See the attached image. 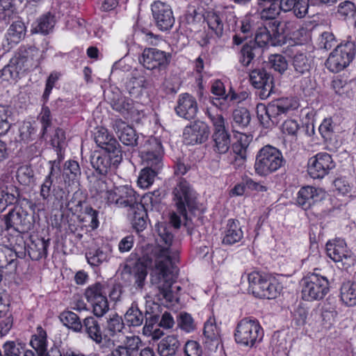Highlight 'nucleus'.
I'll return each instance as SVG.
<instances>
[{"label":"nucleus","mask_w":356,"mask_h":356,"mask_svg":"<svg viewBox=\"0 0 356 356\" xmlns=\"http://www.w3.org/2000/svg\"><path fill=\"white\" fill-rule=\"evenodd\" d=\"M170 226L166 222H159L155 226L158 234L157 245L149 247L134 266L125 265L123 274H130L134 279V284L138 289H143L147 275V268H154L151 275V283L155 286V296L162 304L173 303L177 298L172 292V282L168 279L171 266L170 246L173 236Z\"/></svg>","instance_id":"1"},{"label":"nucleus","mask_w":356,"mask_h":356,"mask_svg":"<svg viewBox=\"0 0 356 356\" xmlns=\"http://www.w3.org/2000/svg\"><path fill=\"white\" fill-rule=\"evenodd\" d=\"M151 149L141 152L143 163L146 165L140 173L138 179V184L140 187L147 188L151 186L159 171L163 167L162 163V145L156 138L149 140Z\"/></svg>","instance_id":"2"},{"label":"nucleus","mask_w":356,"mask_h":356,"mask_svg":"<svg viewBox=\"0 0 356 356\" xmlns=\"http://www.w3.org/2000/svg\"><path fill=\"white\" fill-rule=\"evenodd\" d=\"M141 345V339L138 336L120 334L118 339L105 337L102 348L111 350L108 356H137Z\"/></svg>","instance_id":"3"},{"label":"nucleus","mask_w":356,"mask_h":356,"mask_svg":"<svg viewBox=\"0 0 356 356\" xmlns=\"http://www.w3.org/2000/svg\"><path fill=\"white\" fill-rule=\"evenodd\" d=\"M284 163L282 153L275 147L266 145L258 152L254 163L257 174L266 176L280 168Z\"/></svg>","instance_id":"4"},{"label":"nucleus","mask_w":356,"mask_h":356,"mask_svg":"<svg viewBox=\"0 0 356 356\" xmlns=\"http://www.w3.org/2000/svg\"><path fill=\"white\" fill-rule=\"evenodd\" d=\"M268 43L271 44V38L266 23L257 29L254 41L243 46L240 52V63L244 67H248L257 56L261 54L262 47Z\"/></svg>","instance_id":"5"},{"label":"nucleus","mask_w":356,"mask_h":356,"mask_svg":"<svg viewBox=\"0 0 356 356\" xmlns=\"http://www.w3.org/2000/svg\"><path fill=\"white\" fill-rule=\"evenodd\" d=\"M263 337V329L259 322L248 318H244L238 323L234 333L237 343L249 347L261 341Z\"/></svg>","instance_id":"6"},{"label":"nucleus","mask_w":356,"mask_h":356,"mask_svg":"<svg viewBox=\"0 0 356 356\" xmlns=\"http://www.w3.org/2000/svg\"><path fill=\"white\" fill-rule=\"evenodd\" d=\"M318 269L307 275L302 279V297L306 300H318L323 299L329 291L327 279L319 274Z\"/></svg>","instance_id":"7"},{"label":"nucleus","mask_w":356,"mask_h":356,"mask_svg":"<svg viewBox=\"0 0 356 356\" xmlns=\"http://www.w3.org/2000/svg\"><path fill=\"white\" fill-rule=\"evenodd\" d=\"M173 194L178 213L184 220H188L186 207L191 213L197 209L195 192L186 181L181 180L175 188Z\"/></svg>","instance_id":"8"},{"label":"nucleus","mask_w":356,"mask_h":356,"mask_svg":"<svg viewBox=\"0 0 356 356\" xmlns=\"http://www.w3.org/2000/svg\"><path fill=\"white\" fill-rule=\"evenodd\" d=\"M355 55V45L353 42L337 45L330 54L326 65L330 71L338 72L349 65Z\"/></svg>","instance_id":"9"},{"label":"nucleus","mask_w":356,"mask_h":356,"mask_svg":"<svg viewBox=\"0 0 356 356\" xmlns=\"http://www.w3.org/2000/svg\"><path fill=\"white\" fill-rule=\"evenodd\" d=\"M248 290L255 297L273 299L279 293L277 286L257 272L248 274Z\"/></svg>","instance_id":"10"},{"label":"nucleus","mask_w":356,"mask_h":356,"mask_svg":"<svg viewBox=\"0 0 356 356\" xmlns=\"http://www.w3.org/2000/svg\"><path fill=\"white\" fill-rule=\"evenodd\" d=\"M6 229L13 228L20 232H28L33 226V216L21 207H15L4 216Z\"/></svg>","instance_id":"11"},{"label":"nucleus","mask_w":356,"mask_h":356,"mask_svg":"<svg viewBox=\"0 0 356 356\" xmlns=\"http://www.w3.org/2000/svg\"><path fill=\"white\" fill-rule=\"evenodd\" d=\"M122 160V154L111 155L101 151H95L90 156V163L99 175H106L116 168Z\"/></svg>","instance_id":"12"},{"label":"nucleus","mask_w":356,"mask_h":356,"mask_svg":"<svg viewBox=\"0 0 356 356\" xmlns=\"http://www.w3.org/2000/svg\"><path fill=\"white\" fill-rule=\"evenodd\" d=\"M334 167L331 156L325 152L318 153L308 161L307 171L313 179H321Z\"/></svg>","instance_id":"13"},{"label":"nucleus","mask_w":356,"mask_h":356,"mask_svg":"<svg viewBox=\"0 0 356 356\" xmlns=\"http://www.w3.org/2000/svg\"><path fill=\"white\" fill-rule=\"evenodd\" d=\"M38 49L35 47H22L11 58L12 63H15L21 72L29 71L38 66Z\"/></svg>","instance_id":"14"},{"label":"nucleus","mask_w":356,"mask_h":356,"mask_svg":"<svg viewBox=\"0 0 356 356\" xmlns=\"http://www.w3.org/2000/svg\"><path fill=\"white\" fill-rule=\"evenodd\" d=\"M152 12L156 26L161 31L172 28L175 17L170 6L164 2L156 1L152 5Z\"/></svg>","instance_id":"15"},{"label":"nucleus","mask_w":356,"mask_h":356,"mask_svg":"<svg viewBox=\"0 0 356 356\" xmlns=\"http://www.w3.org/2000/svg\"><path fill=\"white\" fill-rule=\"evenodd\" d=\"M250 81L256 88L261 89L259 97L267 99L273 89V78L264 69H254L250 72Z\"/></svg>","instance_id":"16"},{"label":"nucleus","mask_w":356,"mask_h":356,"mask_svg":"<svg viewBox=\"0 0 356 356\" xmlns=\"http://www.w3.org/2000/svg\"><path fill=\"white\" fill-rule=\"evenodd\" d=\"M210 134V130L207 124L201 121H195L184 128L183 136L188 145H194L205 142Z\"/></svg>","instance_id":"17"},{"label":"nucleus","mask_w":356,"mask_h":356,"mask_svg":"<svg viewBox=\"0 0 356 356\" xmlns=\"http://www.w3.org/2000/svg\"><path fill=\"white\" fill-rule=\"evenodd\" d=\"M297 107V102L292 99L280 98L268 104L267 113L273 118V124H278L282 116H285Z\"/></svg>","instance_id":"18"},{"label":"nucleus","mask_w":356,"mask_h":356,"mask_svg":"<svg viewBox=\"0 0 356 356\" xmlns=\"http://www.w3.org/2000/svg\"><path fill=\"white\" fill-rule=\"evenodd\" d=\"M140 63L147 70L165 67L169 63V58L163 51L155 48L145 49L142 54Z\"/></svg>","instance_id":"19"},{"label":"nucleus","mask_w":356,"mask_h":356,"mask_svg":"<svg viewBox=\"0 0 356 356\" xmlns=\"http://www.w3.org/2000/svg\"><path fill=\"white\" fill-rule=\"evenodd\" d=\"M176 113L186 120H193L195 118L198 106L196 99L188 93H184L179 96L177 105L175 107Z\"/></svg>","instance_id":"20"},{"label":"nucleus","mask_w":356,"mask_h":356,"mask_svg":"<svg viewBox=\"0 0 356 356\" xmlns=\"http://www.w3.org/2000/svg\"><path fill=\"white\" fill-rule=\"evenodd\" d=\"M113 128L123 144L132 147L138 145L136 131L127 122L121 119H116L113 123Z\"/></svg>","instance_id":"21"},{"label":"nucleus","mask_w":356,"mask_h":356,"mask_svg":"<svg viewBox=\"0 0 356 356\" xmlns=\"http://www.w3.org/2000/svg\"><path fill=\"white\" fill-rule=\"evenodd\" d=\"M17 254L6 247H0V270L6 275L15 273L17 267Z\"/></svg>","instance_id":"22"},{"label":"nucleus","mask_w":356,"mask_h":356,"mask_svg":"<svg viewBox=\"0 0 356 356\" xmlns=\"http://www.w3.org/2000/svg\"><path fill=\"white\" fill-rule=\"evenodd\" d=\"M0 195L9 203L15 204L17 202L19 192L10 176L5 175L0 178Z\"/></svg>","instance_id":"23"},{"label":"nucleus","mask_w":356,"mask_h":356,"mask_svg":"<svg viewBox=\"0 0 356 356\" xmlns=\"http://www.w3.org/2000/svg\"><path fill=\"white\" fill-rule=\"evenodd\" d=\"M119 201L118 205L129 207L131 209L143 211V205L138 204L135 191L127 186L118 187Z\"/></svg>","instance_id":"24"},{"label":"nucleus","mask_w":356,"mask_h":356,"mask_svg":"<svg viewBox=\"0 0 356 356\" xmlns=\"http://www.w3.org/2000/svg\"><path fill=\"white\" fill-rule=\"evenodd\" d=\"M318 191L316 188L304 186L298 193L297 203L303 209L307 210L318 200Z\"/></svg>","instance_id":"25"},{"label":"nucleus","mask_w":356,"mask_h":356,"mask_svg":"<svg viewBox=\"0 0 356 356\" xmlns=\"http://www.w3.org/2000/svg\"><path fill=\"white\" fill-rule=\"evenodd\" d=\"M180 346L176 336L168 335L159 342L157 352L160 356H175Z\"/></svg>","instance_id":"26"},{"label":"nucleus","mask_w":356,"mask_h":356,"mask_svg":"<svg viewBox=\"0 0 356 356\" xmlns=\"http://www.w3.org/2000/svg\"><path fill=\"white\" fill-rule=\"evenodd\" d=\"M281 8L284 13L293 11L298 18L304 17L309 8V0H280Z\"/></svg>","instance_id":"27"},{"label":"nucleus","mask_w":356,"mask_h":356,"mask_svg":"<svg viewBox=\"0 0 356 356\" xmlns=\"http://www.w3.org/2000/svg\"><path fill=\"white\" fill-rule=\"evenodd\" d=\"M251 115L247 108L240 107L233 111L232 126L235 131L239 133L243 130L249 125Z\"/></svg>","instance_id":"28"},{"label":"nucleus","mask_w":356,"mask_h":356,"mask_svg":"<svg viewBox=\"0 0 356 356\" xmlns=\"http://www.w3.org/2000/svg\"><path fill=\"white\" fill-rule=\"evenodd\" d=\"M326 251L327 256L335 262L342 261L343 259H347L348 257L346 243L343 240H338L334 243H327Z\"/></svg>","instance_id":"29"},{"label":"nucleus","mask_w":356,"mask_h":356,"mask_svg":"<svg viewBox=\"0 0 356 356\" xmlns=\"http://www.w3.org/2000/svg\"><path fill=\"white\" fill-rule=\"evenodd\" d=\"M242 238L243 232L238 222L232 219L229 220L222 243L227 245H232L241 241Z\"/></svg>","instance_id":"30"},{"label":"nucleus","mask_w":356,"mask_h":356,"mask_svg":"<svg viewBox=\"0 0 356 356\" xmlns=\"http://www.w3.org/2000/svg\"><path fill=\"white\" fill-rule=\"evenodd\" d=\"M88 262L93 266H98L106 261L109 257L105 247H97L95 244L88 248L86 252Z\"/></svg>","instance_id":"31"},{"label":"nucleus","mask_w":356,"mask_h":356,"mask_svg":"<svg viewBox=\"0 0 356 356\" xmlns=\"http://www.w3.org/2000/svg\"><path fill=\"white\" fill-rule=\"evenodd\" d=\"M83 329L88 337L98 344L103 341L102 333L98 321L92 316H89L83 320Z\"/></svg>","instance_id":"32"},{"label":"nucleus","mask_w":356,"mask_h":356,"mask_svg":"<svg viewBox=\"0 0 356 356\" xmlns=\"http://www.w3.org/2000/svg\"><path fill=\"white\" fill-rule=\"evenodd\" d=\"M49 245V240L37 238L31 241L29 246L28 253L33 260L38 261L45 258L47 255V248Z\"/></svg>","instance_id":"33"},{"label":"nucleus","mask_w":356,"mask_h":356,"mask_svg":"<svg viewBox=\"0 0 356 356\" xmlns=\"http://www.w3.org/2000/svg\"><path fill=\"white\" fill-rule=\"evenodd\" d=\"M292 65L300 75H308L312 67V60L305 53H296L293 57Z\"/></svg>","instance_id":"34"},{"label":"nucleus","mask_w":356,"mask_h":356,"mask_svg":"<svg viewBox=\"0 0 356 356\" xmlns=\"http://www.w3.org/2000/svg\"><path fill=\"white\" fill-rule=\"evenodd\" d=\"M26 27L24 22L16 21L9 26L6 38L9 43L17 44L22 41L26 35Z\"/></svg>","instance_id":"35"},{"label":"nucleus","mask_w":356,"mask_h":356,"mask_svg":"<svg viewBox=\"0 0 356 356\" xmlns=\"http://www.w3.org/2000/svg\"><path fill=\"white\" fill-rule=\"evenodd\" d=\"M268 29L270 33L271 45L281 46L284 44L286 35L283 28L281 27V22L278 20L269 21L267 22Z\"/></svg>","instance_id":"36"},{"label":"nucleus","mask_w":356,"mask_h":356,"mask_svg":"<svg viewBox=\"0 0 356 356\" xmlns=\"http://www.w3.org/2000/svg\"><path fill=\"white\" fill-rule=\"evenodd\" d=\"M147 86V82L143 76L138 78L131 77L125 83L126 90L131 97L138 98L141 96L143 90Z\"/></svg>","instance_id":"37"},{"label":"nucleus","mask_w":356,"mask_h":356,"mask_svg":"<svg viewBox=\"0 0 356 356\" xmlns=\"http://www.w3.org/2000/svg\"><path fill=\"white\" fill-rule=\"evenodd\" d=\"M341 299L348 306L356 305V283L347 282L342 284Z\"/></svg>","instance_id":"38"},{"label":"nucleus","mask_w":356,"mask_h":356,"mask_svg":"<svg viewBox=\"0 0 356 356\" xmlns=\"http://www.w3.org/2000/svg\"><path fill=\"white\" fill-rule=\"evenodd\" d=\"M212 147L215 152L225 154L230 147V135L229 133L212 135Z\"/></svg>","instance_id":"39"},{"label":"nucleus","mask_w":356,"mask_h":356,"mask_svg":"<svg viewBox=\"0 0 356 356\" xmlns=\"http://www.w3.org/2000/svg\"><path fill=\"white\" fill-rule=\"evenodd\" d=\"M124 321L129 326H140L144 321V316L137 305L132 304L124 314Z\"/></svg>","instance_id":"40"},{"label":"nucleus","mask_w":356,"mask_h":356,"mask_svg":"<svg viewBox=\"0 0 356 356\" xmlns=\"http://www.w3.org/2000/svg\"><path fill=\"white\" fill-rule=\"evenodd\" d=\"M60 321L63 323L70 329L74 332H81L83 330V325L79 317L75 313L66 311L60 314Z\"/></svg>","instance_id":"41"},{"label":"nucleus","mask_w":356,"mask_h":356,"mask_svg":"<svg viewBox=\"0 0 356 356\" xmlns=\"http://www.w3.org/2000/svg\"><path fill=\"white\" fill-rule=\"evenodd\" d=\"M223 14L219 13H209L207 16V22L211 30H212L217 37H221L224 31V24L222 22Z\"/></svg>","instance_id":"42"},{"label":"nucleus","mask_w":356,"mask_h":356,"mask_svg":"<svg viewBox=\"0 0 356 356\" xmlns=\"http://www.w3.org/2000/svg\"><path fill=\"white\" fill-rule=\"evenodd\" d=\"M112 108L116 111L125 115L134 111V102L124 97L113 98L111 101Z\"/></svg>","instance_id":"43"},{"label":"nucleus","mask_w":356,"mask_h":356,"mask_svg":"<svg viewBox=\"0 0 356 356\" xmlns=\"http://www.w3.org/2000/svg\"><path fill=\"white\" fill-rule=\"evenodd\" d=\"M56 24L55 16L51 13L42 15L38 20V24L35 27L36 32L48 34L52 31Z\"/></svg>","instance_id":"44"},{"label":"nucleus","mask_w":356,"mask_h":356,"mask_svg":"<svg viewBox=\"0 0 356 356\" xmlns=\"http://www.w3.org/2000/svg\"><path fill=\"white\" fill-rule=\"evenodd\" d=\"M124 328V323L122 318L118 315H115L107 321L106 330L109 332L113 339H118Z\"/></svg>","instance_id":"45"},{"label":"nucleus","mask_w":356,"mask_h":356,"mask_svg":"<svg viewBox=\"0 0 356 356\" xmlns=\"http://www.w3.org/2000/svg\"><path fill=\"white\" fill-rule=\"evenodd\" d=\"M31 345L39 356H46L48 353L47 352L46 333L41 330L38 334L33 336Z\"/></svg>","instance_id":"46"},{"label":"nucleus","mask_w":356,"mask_h":356,"mask_svg":"<svg viewBox=\"0 0 356 356\" xmlns=\"http://www.w3.org/2000/svg\"><path fill=\"white\" fill-rule=\"evenodd\" d=\"M20 73V70L17 68L15 63H12V60L10 59L9 63L0 70V83L15 80L19 76Z\"/></svg>","instance_id":"47"},{"label":"nucleus","mask_w":356,"mask_h":356,"mask_svg":"<svg viewBox=\"0 0 356 356\" xmlns=\"http://www.w3.org/2000/svg\"><path fill=\"white\" fill-rule=\"evenodd\" d=\"M84 295L87 300L90 302L95 301V300H98L99 298H104L106 296L104 291V286L99 282H97L88 286L86 289Z\"/></svg>","instance_id":"48"},{"label":"nucleus","mask_w":356,"mask_h":356,"mask_svg":"<svg viewBox=\"0 0 356 356\" xmlns=\"http://www.w3.org/2000/svg\"><path fill=\"white\" fill-rule=\"evenodd\" d=\"M261 8L260 17L262 19L274 21L280 14L281 8V1L280 3H273L265 6H259Z\"/></svg>","instance_id":"49"},{"label":"nucleus","mask_w":356,"mask_h":356,"mask_svg":"<svg viewBox=\"0 0 356 356\" xmlns=\"http://www.w3.org/2000/svg\"><path fill=\"white\" fill-rule=\"evenodd\" d=\"M17 178L22 185L29 186L34 182L33 170L28 165H23L18 169Z\"/></svg>","instance_id":"50"},{"label":"nucleus","mask_w":356,"mask_h":356,"mask_svg":"<svg viewBox=\"0 0 356 356\" xmlns=\"http://www.w3.org/2000/svg\"><path fill=\"white\" fill-rule=\"evenodd\" d=\"M65 175L72 181H77L81 177V172L78 162L67 161L64 165Z\"/></svg>","instance_id":"51"},{"label":"nucleus","mask_w":356,"mask_h":356,"mask_svg":"<svg viewBox=\"0 0 356 356\" xmlns=\"http://www.w3.org/2000/svg\"><path fill=\"white\" fill-rule=\"evenodd\" d=\"M269 63L271 67L280 74L284 73L288 68L286 58L280 54H273L269 57Z\"/></svg>","instance_id":"52"},{"label":"nucleus","mask_w":356,"mask_h":356,"mask_svg":"<svg viewBox=\"0 0 356 356\" xmlns=\"http://www.w3.org/2000/svg\"><path fill=\"white\" fill-rule=\"evenodd\" d=\"M3 356H21L24 347L22 343H17L13 341H6L3 346Z\"/></svg>","instance_id":"53"},{"label":"nucleus","mask_w":356,"mask_h":356,"mask_svg":"<svg viewBox=\"0 0 356 356\" xmlns=\"http://www.w3.org/2000/svg\"><path fill=\"white\" fill-rule=\"evenodd\" d=\"M54 176V168H51L50 172L46 177L44 182L41 185L40 194L44 200H48L51 197V186L53 184V177Z\"/></svg>","instance_id":"54"},{"label":"nucleus","mask_w":356,"mask_h":356,"mask_svg":"<svg viewBox=\"0 0 356 356\" xmlns=\"http://www.w3.org/2000/svg\"><path fill=\"white\" fill-rule=\"evenodd\" d=\"M93 307L94 314L98 317L103 316L109 309L106 296L99 298L95 301L90 302Z\"/></svg>","instance_id":"55"},{"label":"nucleus","mask_w":356,"mask_h":356,"mask_svg":"<svg viewBox=\"0 0 356 356\" xmlns=\"http://www.w3.org/2000/svg\"><path fill=\"white\" fill-rule=\"evenodd\" d=\"M19 137L24 143H29L33 139L35 130L30 122H24L19 129Z\"/></svg>","instance_id":"56"},{"label":"nucleus","mask_w":356,"mask_h":356,"mask_svg":"<svg viewBox=\"0 0 356 356\" xmlns=\"http://www.w3.org/2000/svg\"><path fill=\"white\" fill-rule=\"evenodd\" d=\"M267 109L268 105L258 104L257 106L258 119L264 127H269L271 124H274L273 118L268 115Z\"/></svg>","instance_id":"57"},{"label":"nucleus","mask_w":356,"mask_h":356,"mask_svg":"<svg viewBox=\"0 0 356 356\" xmlns=\"http://www.w3.org/2000/svg\"><path fill=\"white\" fill-rule=\"evenodd\" d=\"M40 121L42 124V136L47 134V129L52 124V118L50 109L47 106H43L39 116Z\"/></svg>","instance_id":"58"},{"label":"nucleus","mask_w":356,"mask_h":356,"mask_svg":"<svg viewBox=\"0 0 356 356\" xmlns=\"http://www.w3.org/2000/svg\"><path fill=\"white\" fill-rule=\"evenodd\" d=\"M337 40L332 33L329 31L323 32L319 38V46L321 48L329 50L335 46Z\"/></svg>","instance_id":"59"},{"label":"nucleus","mask_w":356,"mask_h":356,"mask_svg":"<svg viewBox=\"0 0 356 356\" xmlns=\"http://www.w3.org/2000/svg\"><path fill=\"white\" fill-rule=\"evenodd\" d=\"M99 147L104 149V152L108 154H122L120 145L115 138H110L109 140L106 142L104 145H99Z\"/></svg>","instance_id":"60"},{"label":"nucleus","mask_w":356,"mask_h":356,"mask_svg":"<svg viewBox=\"0 0 356 356\" xmlns=\"http://www.w3.org/2000/svg\"><path fill=\"white\" fill-rule=\"evenodd\" d=\"M184 353L186 356H202V349L196 341H188L184 346Z\"/></svg>","instance_id":"61"},{"label":"nucleus","mask_w":356,"mask_h":356,"mask_svg":"<svg viewBox=\"0 0 356 356\" xmlns=\"http://www.w3.org/2000/svg\"><path fill=\"white\" fill-rule=\"evenodd\" d=\"M338 13L341 16L353 17L356 13V7L353 2L345 1L339 4Z\"/></svg>","instance_id":"62"},{"label":"nucleus","mask_w":356,"mask_h":356,"mask_svg":"<svg viewBox=\"0 0 356 356\" xmlns=\"http://www.w3.org/2000/svg\"><path fill=\"white\" fill-rule=\"evenodd\" d=\"M177 323L181 329L185 330L187 332H189L195 329V325L192 317L191 315L186 313L181 314L179 315V318Z\"/></svg>","instance_id":"63"},{"label":"nucleus","mask_w":356,"mask_h":356,"mask_svg":"<svg viewBox=\"0 0 356 356\" xmlns=\"http://www.w3.org/2000/svg\"><path fill=\"white\" fill-rule=\"evenodd\" d=\"M204 335L208 341L218 340V333L216 326L211 321H207L204 327Z\"/></svg>","instance_id":"64"}]
</instances>
